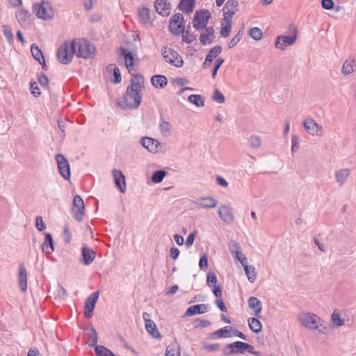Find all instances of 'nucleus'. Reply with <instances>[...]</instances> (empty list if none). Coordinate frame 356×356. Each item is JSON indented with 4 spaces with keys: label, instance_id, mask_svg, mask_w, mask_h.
<instances>
[{
    "label": "nucleus",
    "instance_id": "nucleus-1",
    "mask_svg": "<svg viewBox=\"0 0 356 356\" xmlns=\"http://www.w3.org/2000/svg\"><path fill=\"white\" fill-rule=\"evenodd\" d=\"M132 76L124 95L118 102V106L124 110L136 109L141 104L140 92L145 88V80L139 73L132 74Z\"/></svg>",
    "mask_w": 356,
    "mask_h": 356
},
{
    "label": "nucleus",
    "instance_id": "nucleus-2",
    "mask_svg": "<svg viewBox=\"0 0 356 356\" xmlns=\"http://www.w3.org/2000/svg\"><path fill=\"white\" fill-rule=\"evenodd\" d=\"M76 49L75 41H65L57 50L56 57L58 62L63 65L71 63L76 54Z\"/></svg>",
    "mask_w": 356,
    "mask_h": 356
},
{
    "label": "nucleus",
    "instance_id": "nucleus-3",
    "mask_svg": "<svg viewBox=\"0 0 356 356\" xmlns=\"http://www.w3.org/2000/svg\"><path fill=\"white\" fill-rule=\"evenodd\" d=\"M298 319L300 324L306 328L316 330L323 332L320 329L322 325V320L316 314L310 312H302L298 316Z\"/></svg>",
    "mask_w": 356,
    "mask_h": 356
},
{
    "label": "nucleus",
    "instance_id": "nucleus-4",
    "mask_svg": "<svg viewBox=\"0 0 356 356\" xmlns=\"http://www.w3.org/2000/svg\"><path fill=\"white\" fill-rule=\"evenodd\" d=\"M77 51L76 55L84 59L92 58L96 54V49L89 41L82 39L75 41Z\"/></svg>",
    "mask_w": 356,
    "mask_h": 356
},
{
    "label": "nucleus",
    "instance_id": "nucleus-5",
    "mask_svg": "<svg viewBox=\"0 0 356 356\" xmlns=\"http://www.w3.org/2000/svg\"><path fill=\"white\" fill-rule=\"evenodd\" d=\"M33 11L38 18L44 20H49L54 17V10L49 1H42L40 3L34 4Z\"/></svg>",
    "mask_w": 356,
    "mask_h": 356
},
{
    "label": "nucleus",
    "instance_id": "nucleus-6",
    "mask_svg": "<svg viewBox=\"0 0 356 356\" xmlns=\"http://www.w3.org/2000/svg\"><path fill=\"white\" fill-rule=\"evenodd\" d=\"M140 144L153 154L163 152L165 148V144L161 143L157 140L147 136L143 137L140 139Z\"/></svg>",
    "mask_w": 356,
    "mask_h": 356
},
{
    "label": "nucleus",
    "instance_id": "nucleus-7",
    "mask_svg": "<svg viewBox=\"0 0 356 356\" xmlns=\"http://www.w3.org/2000/svg\"><path fill=\"white\" fill-rule=\"evenodd\" d=\"M290 30L293 33V35H279L277 37L275 46L277 49L284 50L286 46L295 43L297 38V29L293 25L289 26Z\"/></svg>",
    "mask_w": 356,
    "mask_h": 356
},
{
    "label": "nucleus",
    "instance_id": "nucleus-8",
    "mask_svg": "<svg viewBox=\"0 0 356 356\" xmlns=\"http://www.w3.org/2000/svg\"><path fill=\"white\" fill-rule=\"evenodd\" d=\"M161 52L166 62L177 67L183 65L184 61L182 58L176 51L171 48L164 47Z\"/></svg>",
    "mask_w": 356,
    "mask_h": 356
},
{
    "label": "nucleus",
    "instance_id": "nucleus-9",
    "mask_svg": "<svg viewBox=\"0 0 356 356\" xmlns=\"http://www.w3.org/2000/svg\"><path fill=\"white\" fill-rule=\"evenodd\" d=\"M210 17L211 13L207 10L196 11L193 22V27L196 30L204 29L207 26Z\"/></svg>",
    "mask_w": 356,
    "mask_h": 356
},
{
    "label": "nucleus",
    "instance_id": "nucleus-10",
    "mask_svg": "<svg viewBox=\"0 0 356 356\" xmlns=\"http://www.w3.org/2000/svg\"><path fill=\"white\" fill-rule=\"evenodd\" d=\"M246 343L243 341H235L227 344L223 348L222 354L224 356H232L236 354H244L245 353Z\"/></svg>",
    "mask_w": 356,
    "mask_h": 356
},
{
    "label": "nucleus",
    "instance_id": "nucleus-11",
    "mask_svg": "<svg viewBox=\"0 0 356 356\" xmlns=\"http://www.w3.org/2000/svg\"><path fill=\"white\" fill-rule=\"evenodd\" d=\"M302 126L306 132L312 136H321L323 129L312 118H306L302 122Z\"/></svg>",
    "mask_w": 356,
    "mask_h": 356
},
{
    "label": "nucleus",
    "instance_id": "nucleus-12",
    "mask_svg": "<svg viewBox=\"0 0 356 356\" xmlns=\"http://www.w3.org/2000/svg\"><path fill=\"white\" fill-rule=\"evenodd\" d=\"M57 162L59 173L66 180L70 178V168L67 159L61 154H58L55 156Z\"/></svg>",
    "mask_w": 356,
    "mask_h": 356
},
{
    "label": "nucleus",
    "instance_id": "nucleus-13",
    "mask_svg": "<svg viewBox=\"0 0 356 356\" xmlns=\"http://www.w3.org/2000/svg\"><path fill=\"white\" fill-rule=\"evenodd\" d=\"M74 218L77 221H81L83 218L85 206L81 197L76 195L73 198V207L72 209Z\"/></svg>",
    "mask_w": 356,
    "mask_h": 356
},
{
    "label": "nucleus",
    "instance_id": "nucleus-14",
    "mask_svg": "<svg viewBox=\"0 0 356 356\" xmlns=\"http://www.w3.org/2000/svg\"><path fill=\"white\" fill-rule=\"evenodd\" d=\"M99 291L93 292L86 300L84 305V314L87 318H90L92 316L94 309L99 298Z\"/></svg>",
    "mask_w": 356,
    "mask_h": 356
},
{
    "label": "nucleus",
    "instance_id": "nucleus-15",
    "mask_svg": "<svg viewBox=\"0 0 356 356\" xmlns=\"http://www.w3.org/2000/svg\"><path fill=\"white\" fill-rule=\"evenodd\" d=\"M238 0H228L222 9L223 18L232 19L233 15L238 11Z\"/></svg>",
    "mask_w": 356,
    "mask_h": 356
},
{
    "label": "nucleus",
    "instance_id": "nucleus-16",
    "mask_svg": "<svg viewBox=\"0 0 356 356\" xmlns=\"http://www.w3.org/2000/svg\"><path fill=\"white\" fill-rule=\"evenodd\" d=\"M120 56L124 58V63L130 74H136L134 70V58L132 54L126 48H120Z\"/></svg>",
    "mask_w": 356,
    "mask_h": 356
},
{
    "label": "nucleus",
    "instance_id": "nucleus-17",
    "mask_svg": "<svg viewBox=\"0 0 356 356\" xmlns=\"http://www.w3.org/2000/svg\"><path fill=\"white\" fill-rule=\"evenodd\" d=\"M193 204L198 209H211L218 205V201L211 197H205L194 201Z\"/></svg>",
    "mask_w": 356,
    "mask_h": 356
},
{
    "label": "nucleus",
    "instance_id": "nucleus-18",
    "mask_svg": "<svg viewBox=\"0 0 356 356\" xmlns=\"http://www.w3.org/2000/svg\"><path fill=\"white\" fill-rule=\"evenodd\" d=\"M218 213L221 220L225 222L230 224L234 222V216L230 207L224 204L220 205Z\"/></svg>",
    "mask_w": 356,
    "mask_h": 356
},
{
    "label": "nucleus",
    "instance_id": "nucleus-19",
    "mask_svg": "<svg viewBox=\"0 0 356 356\" xmlns=\"http://www.w3.org/2000/svg\"><path fill=\"white\" fill-rule=\"evenodd\" d=\"M154 8L160 15L168 16L171 10V4L168 0H155Z\"/></svg>",
    "mask_w": 356,
    "mask_h": 356
},
{
    "label": "nucleus",
    "instance_id": "nucleus-20",
    "mask_svg": "<svg viewBox=\"0 0 356 356\" xmlns=\"http://www.w3.org/2000/svg\"><path fill=\"white\" fill-rule=\"evenodd\" d=\"M112 175L115 186L121 193H124L126 191V181L124 175L122 171L117 169L113 170Z\"/></svg>",
    "mask_w": 356,
    "mask_h": 356
},
{
    "label": "nucleus",
    "instance_id": "nucleus-21",
    "mask_svg": "<svg viewBox=\"0 0 356 356\" xmlns=\"http://www.w3.org/2000/svg\"><path fill=\"white\" fill-rule=\"evenodd\" d=\"M204 29V31H202L200 35V40L202 44L206 45L213 42V39L215 37V31L212 26H206Z\"/></svg>",
    "mask_w": 356,
    "mask_h": 356
},
{
    "label": "nucleus",
    "instance_id": "nucleus-22",
    "mask_svg": "<svg viewBox=\"0 0 356 356\" xmlns=\"http://www.w3.org/2000/svg\"><path fill=\"white\" fill-rule=\"evenodd\" d=\"M83 262L85 265H90L95 260L96 252L86 245H83L81 249Z\"/></svg>",
    "mask_w": 356,
    "mask_h": 356
},
{
    "label": "nucleus",
    "instance_id": "nucleus-23",
    "mask_svg": "<svg viewBox=\"0 0 356 356\" xmlns=\"http://www.w3.org/2000/svg\"><path fill=\"white\" fill-rule=\"evenodd\" d=\"M18 280L21 291H26L27 289V272L23 264H21L19 267Z\"/></svg>",
    "mask_w": 356,
    "mask_h": 356
},
{
    "label": "nucleus",
    "instance_id": "nucleus-24",
    "mask_svg": "<svg viewBox=\"0 0 356 356\" xmlns=\"http://www.w3.org/2000/svg\"><path fill=\"white\" fill-rule=\"evenodd\" d=\"M42 251L47 254H50L54 251L53 237L50 233L44 234V241L42 243Z\"/></svg>",
    "mask_w": 356,
    "mask_h": 356
},
{
    "label": "nucleus",
    "instance_id": "nucleus-25",
    "mask_svg": "<svg viewBox=\"0 0 356 356\" xmlns=\"http://www.w3.org/2000/svg\"><path fill=\"white\" fill-rule=\"evenodd\" d=\"M248 307L254 311V314L259 317V314L262 310V305L261 301L256 297H250L248 300Z\"/></svg>",
    "mask_w": 356,
    "mask_h": 356
},
{
    "label": "nucleus",
    "instance_id": "nucleus-26",
    "mask_svg": "<svg viewBox=\"0 0 356 356\" xmlns=\"http://www.w3.org/2000/svg\"><path fill=\"white\" fill-rule=\"evenodd\" d=\"M207 305L205 304L195 305L193 306L189 307L187 309L185 313V316H192L197 314H204L207 312Z\"/></svg>",
    "mask_w": 356,
    "mask_h": 356
},
{
    "label": "nucleus",
    "instance_id": "nucleus-27",
    "mask_svg": "<svg viewBox=\"0 0 356 356\" xmlns=\"http://www.w3.org/2000/svg\"><path fill=\"white\" fill-rule=\"evenodd\" d=\"M195 0H181L178 8L186 14H190L195 8Z\"/></svg>",
    "mask_w": 356,
    "mask_h": 356
},
{
    "label": "nucleus",
    "instance_id": "nucleus-28",
    "mask_svg": "<svg viewBox=\"0 0 356 356\" xmlns=\"http://www.w3.org/2000/svg\"><path fill=\"white\" fill-rule=\"evenodd\" d=\"M145 329L147 332L153 337L157 339H161L162 336L159 332L155 323L153 321H146Z\"/></svg>",
    "mask_w": 356,
    "mask_h": 356
},
{
    "label": "nucleus",
    "instance_id": "nucleus-29",
    "mask_svg": "<svg viewBox=\"0 0 356 356\" xmlns=\"http://www.w3.org/2000/svg\"><path fill=\"white\" fill-rule=\"evenodd\" d=\"M152 84L156 88H163L168 83L167 78L163 75H154L151 79Z\"/></svg>",
    "mask_w": 356,
    "mask_h": 356
},
{
    "label": "nucleus",
    "instance_id": "nucleus-30",
    "mask_svg": "<svg viewBox=\"0 0 356 356\" xmlns=\"http://www.w3.org/2000/svg\"><path fill=\"white\" fill-rule=\"evenodd\" d=\"M172 126L167 121H165L163 117H161V122L159 124V130L163 136L168 137L170 136Z\"/></svg>",
    "mask_w": 356,
    "mask_h": 356
},
{
    "label": "nucleus",
    "instance_id": "nucleus-31",
    "mask_svg": "<svg viewBox=\"0 0 356 356\" xmlns=\"http://www.w3.org/2000/svg\"><path fill=\"white\" fill-rule=\"evenodd\" d=\"M349 175L350 170L348 168L340 169L335 172L336 180L340 186H342L346 182Z\"/></svg>",
    "mask_w": 356,
    "mask_h": 356
},
{
    "label": "nucleus",
    "instance_id": "nucleus-32",
    "mask_svg": "<svg viewBox=\"0 0 356 356\" xmlns=\"http://www.w3.org/2000/svg\"><path fill=\"white\" fill-rule=\"evenodd\" d=\"M356 61L354 59L350 60H346L342 66L341 72L344 75H349L355 71Z\"/></svg>",
    "mask_w": 356,
    "mask_h": 356
},
{
    "label": "nucleus",
    "instance_id": "nucleus-33",
    "mask_svg": "<svg viewBox=\"0 0 356 356\" xmlns=\"http://www.w3.org/2000/svg\"><path fill=\"white\" fill-rule=\"evenodd\" d=\"M232 330V327H224L220 328L210 334V337L213 338L216 337L218 338H226L231 336L230 332Z\"/></svg>",
    "mask_w": 356,
    "mask_h": 356
},
{
    "label": "nucleus",
    "instance_id": "nucleus-34",
    "mask_svg": "<svg viewBox=\"0 0 356 356\" xmlns=\"http://www.w3.org/2000/svg\"><path fill=\"white\" fill-rule=\"evenodd\" d=\"M229 250L233 257H238L241 254V248L240 245L234 240H232L228 243Z\"/></svg>",
    "mask_w": 356,
    "mask_h": 356
},
{
    "label": "nucleus",
    "instance_id": "nucleus-35",
    "mask_svg": "<svg viewBox=\"0 0 356 356\" xmlns=\"http://www.w3.org/2000/svg\"><path fill=\"white\" fill-rule=\"evenodd\" d=\"M248 325L250 329L255 333H259L261 332L262 328V325L259 320L256 318H249L248 319Z\"/></svg>",
    "mask_w": 356,
    "mask_h": 356
},
{
    "label": "nucleus",
    "instance_id": "nucleus-36",
    "mask_svg": "<svg viewBox=\"0 0 356 356\" xmlns=\"http://www.w3.org/2000/svg\"><path fill=\"white\" fill-rule=\"evenodd\" d=\"M188 99L189 102L198 107H203L204 106V99L200 95H191Z\"/></svg>",
    "mask_w": 356,
    "mask_h": 356
},
{
    "label": "nucleus",
    "instance_id": "nucleus-37",
    "mask_svg": "<svg viewBox=\"0 0 356 356\" xmlns=\"http://www.w3.org/2000/svg\"><path fill=\"white\" fill-rule=\"evenodd\" d=\"M95 351L96 356H115L111 350L104 346H96Z\"/></svg>",
    "mask_w": 356,
    "mask_h": 356
},
{
    "label": "nucleus",
    "instance_id": "nucleus-38",
    "mask_svg": "<svg viewBox=\"0 0 356 356\" xmlns=\"http://www.w3.org/2000/svg\"><path fill=\"white\" fill-rule=\"evenodd\" d=\"M245 272L250 282L253 283L256 280L257 274L255 268L253 266H245Z\"/></svg>",
    "mask_w": 356,
    "mask_h": 356
},
{
    "label": "nucleus",
    "instance_id": "nucleus-39",
    "mask_svg": "<svg viewBox=\"0 0 356 356\" xmlns=\"http://www.w3.org/2000/svg\"><path fill=\"white\" fill-rule=\"evenodd\" d=\"M108 71H113V76H114V83H119L122 81L120 71L119 68L116 66L115 64H110L107 67Z\"/></svg>",
    "mask_w": 356,
    "mask_h": 356
},
{
    "label": "nucleus",
    "instance_id": "nucleus-40",
    "mask_svg": "<svg viewBox=\"0 0 356 356\" xmlns=\"http://www.w3.org/2000/svg\"><path fill=\"white\" fill-rule=\"evenodd\" d=\"M225 22V26H222L220 30V35L222 38H227L232 30V19H227L223 18Z\"/></svg>",
    "mask_w": 356,
    "mask_h": 356
},
{
    "label": "nucleus",
    "instance_id": "nucleus-41",
    "mask_svg": "<svg viewBox=\"0 0 356 356\" xmlns=\"http://www.w3.org/2000/svg\"><path fill=\"white\" fill-rule=\"evenodd\" d=\"M31 51L33 58L40 63V60L43 59L44 56L42 51L39 49L37 44H33L31 47Z\"/></svg>",
    "mask_w": 356,
    "mask_h": 356
},
{
    "label": "nucleus",
    "instance_id": "nucleus-42",
    "mask_svg": "<svg viewBox=\"0 0 356 356\" xmlns=\"http://www.w3.org/2000/svg\"><path fill=\"white\" fill-rule=\"evenodd\" d=\"M167 172L165 170H157L154 172L152 176V181L153 183H161L164 177L166 176Z\"/></svg>",
    "mask_w": 356,
    "mask_h": 356
},
{
    "label": "nucleus",
    "instance_id": "nucleus-43",
    "mask_svg": "<svg viewBox=\"0 0 356 356\" xmlns=\"http://www.w3.org/2000/svg\"><path fill=\"white\" fill-rule=\"evenodd\" d=\"M172 24H169V29L170 30V31L172 32V33H173L174 35H179L181 33H184V30H185V25L184 24H181V23H178V24H175L174 26H172Z\"/></svg>",
    "mask_w": 356,
    "mask_h": 356
},
{
    "label": "nucleus",
    "instance_id": "nucleus-44",
    "mask_svg": "<svg viewBox=\"0 0 356 356\" xmlns=\"http://www.w3.org/2000/svg\"><path fill=\"white\" fill-rule=\"evenodd\" d=\"M250 36L254 40H260L262 38L263 33L259 28L254 27L249 30Z\"/></svg>",
    "mask_w": 356,
    "mask_h": 356
},
{
    "label": "nucleus",
    "instance_id": "nucleus-45",
    "mask_svg": "<svg viewBox=\"0 0 356 356\" xmlns=\"http://www.w3.org/2000/svg\"><path fill=\"white\" fill-rule=\"evenodd\" d=\"M221 51H222L221 46H219V45L215 46L210 49V51H209V53L207 54L206 57H207L211 61H213V60L214 58H216L218 56V54H220L221 53Z\"/></svg>",
    "mask_w": 356,
    "mask_h": 356
},
{
    "label": "nucleus",
    "instance_id": "nucleus-46",
    "mask_svg": "<svg viewBox=\"0 0 356 356\" xmlns=\"http://www.w3.org/2000/svg\"><path fill=\"white\" fill-rule=\"evenodd\" d=\"M165 356H180L177 346L175 343L169 345L165 350Z\"/></svg>",
    "mask_w": 356,
    "mask_h": 356
},
{
    "label": "nucleus",
    "instance_id": "nucleus-47",
    "mask_svg": "<svg viewBox=\"0 0 356 356\" xmlns=\"http://www.w3.org/2000/svg\"><path fill=\"white\" fill-rule=\"evenodd\" d=\"M88 337L90 339V343H89V346L95 348L96 346H97V343L98 341V336L97 331L93 327H91L90 328V332L88 334Z\"/></svg>",
    "mask_w": 356,
    "mask_h": 356
},
{
    "label": "nucleus",
    "instance_id": "nucleus-48",
    "mask_svg": "<svg viewBox=\"0 0 356 356\" xmlns=\"http://www.w3.org/2000/svg\"><path fill=\"white\" fill-rule=\"evenodd\" d=\"M15 17L19 24H23L27 20L29 13L25 10H21L16 13Z\"/></svg>",
    "mask_w": 356,
    "mask_h": 356
},
{
    "label": "nucleus",
    "instance_id": "nucleus-49",
    "mask_svg": "<svg viewBox=\"0 0 356 356\" xmlns=\"http://www.w3.org/2000/svg\"><path fill=\"white\" fill-rule=\"evenodd\" d=\"M243 33V29H240L238 32L234 35V37L232 38V40L229 42V49L233 48L239 42V41L242 38Z\"/></svg>",
    "mask_w": 356,
    "mask_h": 356
},
{
    "label": "nucleus",
    "instance_id": "nucleus-50",
    "mask_svg": "<svg viewBox=\"0 0 356 356\" xmlns=\"http://www.w3.org/2000/svg\"><path fill=\"white\" fill-rule=\"evenodd\" d=\"M3 32L4 36L6 38L9 43H13L14 40V36L11 30V28L7 25L3 26Z\"/></svg>",
    "mask_w": 356,
    "mask_h": 356
},
{
    "label": "nucleus",
    "instance_id": "nucleus-51",
    "mask_svg": "<svg viewBox=\"0 0 356 356\" xmlns=\"http://www.w3.org/2000/svg\"><path fill=\"white\" fill-rule=\"evenodd\" d=\"M138 15L140 18L144 22H146L149 19V10L146 7H142L138 10Z\"/></svg>",
    "mask_w": 356,
    "mask_h": 356
},
{
    "label": "nucleus",
    "instance_id": "nucleus-52",
    "mask_svg": "<svg viewBox=\"0 0 356 356\" xmlns=\"http://www.w3.org/2000/svg\"><path fill=\"white\" fill-rule=\"evenodd\" d=\"M211 98L213 101L219 104L224 103L225 100L223 94L218 89L214 90V92Z\"/></svg>",
    "mask_w": 356,
    "mask_h": 356
},
{
    "label": "nucleus",
    "instance_id": "nucleus-53",
    "mask_svg": "<svg viewBox=\"0 0 356 356\" xmlns=\"http://www.w3.org/2000/svg\"><path fill=\"white\" fill-rule=\"evenodd\" d=\"M331 319L332 323L337 326V327H341L343 325L344 321L340 318L339 314L334 311L332 316Z\"/></svg>",
    "mask_w": 356,
    "mask_h": 356
},
{
    "label": "nucleus",
    "instance_id": "nucleus-54",
    "mask_svg": "<svg viewBox=\"0 0 356 356\" xmlns=\"http://www.w3.org/2000/svg\"><path fill=\"white\" fill-rule=\"evenodd\" d=\"M248 140L250 145L253 148H258L261 146V138L257 136H251Z\"/></svg>",
    "mask_w": 356,
    "mask_h": 356
},
{
    "label": "nucleus",
    "instance_id": "nucleus-55",
    "mask_svg": "<svg viewBox=\"0 0 356 356\" xmlns=\"http://www.w3.org/2000/svg\"><path fill=\"white\" fill-rule=\"evenodd\" d=\"M207 282L209 287L213 286L214 284H216L217 282V277L213 272L209 271L207 275Z\"/></svg>",
    "mask_w": 356,
    "mask_h": 356
},
{
    "label": "nucleus",
    "instance_id": "nucleus-56",
    "mask_svg": "<svg viewBox=\"0 0 356 356\" xmlns=\"http://www.w3.org/2000/svg\"><path fill=\"white\" fill-rule=\"evenodd\" d=\"M184 24V19L181 13L175 14L170 19V24H172V26H174L175 24Z\"/></svg>",
    "mask_w": 356,
    "mask_h": 356
},
{
    "label": "nucleus",
    "instance_id": "nucleus-57",
    "mask_svg": "<svg viewBox=\"0 0 356 356\" xmlns=\"http://www.w3.org/2000/svg\"><path fill=\"white\" fill-rule=\"evenodd\" d=\"M35 227L39 232L46 229V224L43 221L42 216H38L35 220Z\"/></svg>",
    "mask_w": 356,
    "mask_h": 356
},
{
    "label": "nucleus",
    "instance_id": "nucleus-58",
    "mask_svg": "<svg viewBox=\"0 0 356 356\" xmlns=\"http://www.w3.org/2000/svg\"><path fill=\"white\" fill-rule=\"evenodd\" d=\"M210 325H211V322L207 320H202V319L197 318V319L195 320V321H194V325L195 327L203 328V327L209 326Z\"/></svg>",
    "mask_w": 356,
    "mask_h": 356
},
{
    "label": "nucleus",
    "instance_id": "nucleus-59",
    "mask_svg": "<svg viewBox=\"0 0 356 356\" xmlns=\"http://www.w3.org/2000/svg\"><path fill=\"white\" fill-rule=\"evenodd\" d=\"M38 81L40 83V84L43 87H47L49 84V79L43 73L38 74Z\"/></svg>",
    "mask_w": 356,
    "mask_h": 356
},
{
    "label": "nucleus",
    "instance_id": "nucleus-60",
    "mask_svg": "<svg viewBox=\"0 0 356 356\" xmlns=\"http://www.w3.org/2000/svg\"><path fill=\"white\" fill-rule=\"evenodd\" d=\"M223 63H224V59L222 58H218L216 60L215 66H214V67L213 69V71H212V78L213 79L216 78V76L217 74L218 70H219V68L220 67V66L222 65V64Z\"/></svg>",
    "mask_w": 356,
    "mask_h": 356
},
{
    "label": "nucleus",
    "instance_id": "nucleus-61",
    "mask_svg": "<svg viewBox=\"0 0 356 356\" xmlns=\"http://www.w3.org/2000/svg\"><path fill=\"white\" fill-rule=\"evenodd\" d=\"M195 40V36L193 34H191L188 31H186V33L182 36L183 42L187 44H191Z\"/></svg>",
    "mask_w": 356,
    "mask_h": 356
},
{
    "label": "nucleus",
    "instance_id": "nucleus-62",
    "mask_svg": "<svg viewBox=\"0 0 356 356\" xmlns=\"http://www.w3.org/2000/svg\"><path fill=\"white\" fill-rule=\"evenodd\" d=\"M199 267L201 270H205L208 267V258L207 255L204 254L201 256L199 261Z\"/></svg>",
    "mask_w": 356,
    "mask_h": 356
},
{
    "label": "nucleus",
    "instance_id": "nucleus-63",
    "mask_svg": "<svg viewBox=\"0 0 356 356\" xmlns=\"http://www.w3.org/2000/svg\"><path fill=\"white\" fill-rule=\"evenodd\" d=\"M299 137L297 135H293L291 137V151L296 152L299 148Z\"/></svg>",
    "mask_w": 356,
    "mask_h": 356
},
{
    "label": "nucleus",
    "instance_id": "nucleus-64",
    "mask_svg": "<svg viewBox=\"0 0 356 356\" xmlns=\"http://www.w3.org/2000/svg\"><path fill=\"white\" fill-rule=\"evenodd\" d=\"M31 93L35 97H38L41 95V92L40 91V88H38L37 83L35 81L31 83L30 88Z\"/></svg>",
    "mask_w": 356,
    "mask_h": 356
}]
</instances>
